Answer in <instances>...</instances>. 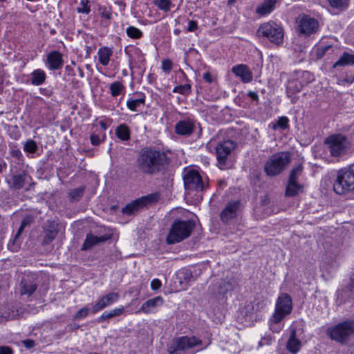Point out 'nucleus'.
<instances>
[{
  "instance_id": "obj_1",
  "label": "nucleus",
  "mask_w": 354,
  "mask_h": 354,
  "mask_svg": "<svg viewBox=\"0 0 354 354\" xmlns=\"http://www.w3.org/2000/svg\"><path fill=\"white\" fill-rule=\"evenodd\" d=\"M169 162L165 152L152 147L142 149L136 160L138 169L142 174L149 175L164 170Z\"/></svg>"
},
{
  "instance_id": "obj_2",
  "label": "nucleus",
  "mask_w": 354,
  "mask_h": 354,
  "mask_svg": "<svg viewBox=\"0 0 354 354\" xmlns=\"http://www.w3.org/2000/svg\"><path fill=\"white\" fill-rule=\"evenodd\" d=\"M292 311V300L287 293H282L277 299L274 310L269 319L270 329L274 333H279L283 327V319Z\"/></svg>"
},
{
  "instance_id": "obj_3",
  "label": "nucleus",
  "mask_w": 354,
  "mask_h": 354,
  "mask_svg": "<svg viewBox=\"0 0 354 354\" xmlns=\"http://www.w3.org/2000/svg\"><path fill=\"white\" fill-rule=\"evenodd\" d=\"M210 342L203 345L202 340L196 336H180L174 338L167 345L169 354H181L195 347H199L196 351H203L207 348Z\"/></svg>"
},
{
  "instance_id": "obj_4",
  "label": "nucleus",
  "mask_w": 354,
  "mask_h": 354,
  "mask_svg": "<svg viewBox=\"0 0 354 354\" xmlns=\"http://www.w3.org/2000/svg\"><path fill=\"white\" fill-rule=\"evenodd\" d=\"M333 190L343 195L354 190V164L339 169L333 183Z\"/></svg>"
},
{
  "instance_id": "obj_5",
  "label": "nucleus",
  "mask_w": 354,
  "mask_h": 354,
  "mask_svg": "<svg viewBox=\"0 0 354 354\" xmlns=\"http://www.w3.org/2000/svg\"><path fill=\"white\" fill-rule=\"evenodd\" d=\"M326 333L332 340L345 344L351 337H354V319H346L330 326Z\"/></svg>"
},
{
  "instance_id": "obj_6",
  "label": "nucleus",
  "mask_w": 354,
  "mask_h": 354,
  "mask_svg": "<svg viewBox=\"0 0 354 354\" xmlns=\"http://www.w3.org/2000/svg\"><path fill=\"white\" fill-rule=\"evenodd\" d=\"M330 154L334 158H341L351 148V142L348 138L340 133L333 134L325 140Z\"/></svg>"
},
{
  "instance_id": "obj_7",
  "label": "nucleus",
  "mask_w": 354,
  "mask_h": 354,
  "mask_svg": "<svg viewBox=\"0 0 354 354\" xmlns=\"http://www.w3.org/2000/svg\"><path fill=\"white\" fill-rule=\"evenodd\" d=\"M195 224L192 221H175L167 235V243L174 244L182 241L189 236Z\"/></svg>"
},
{
  "instance_id": "obj_8",
  "label": "nucleus",
  "mask_w": 354,
  "mask_h": 354,
  "mask_svg": "<svg viewBox=\"0 0 354 354\" xmlns=\"http://www.w3.org/2000/svg\"><path fill=\"white\" fill-rule=\"evenodd\" d=\"M288 152H279L273 154L266 161L264 171L269 176H275L281 174L290 162Z\"/></svg>"
},
{
  "instance_id": "obj_9",
  "label": "nucleus",
  "mask_w": 354,
  "mask_h": 354,
  "mask_svg": "<svg viewBox=\"0 0 354 354\" xmlns=\"http://www.w3.org/2000/svg\"><path fill=\"white\" fill-rule=\"evenodd\" d=\"M259 36L268 39L272 43L280 45L283 41V30L281 26L274 22L264 23L257 30Z\"/></svg>"
},
{
  "instance_id": "obj_10",
  "label": "nucleus",
  "mask_w": 354,
  "mask_h": 354,
  "mask_svg": "<svg viewBox=\"0 0 354 354\" xmlns=\"http://www.w3.org/2000/svg\"><path fill=\"white\" fill-rule=\"evenodd\" d=\"M235 147L236 143L231 140L223 141L215 147L218 166L221 169L228 167V157Z\"/></svg>"
},
{
  "instance_id": "obj_11",
  "label": "nucleus",
  "mask_w": 354,
  "mask_h": 354,
  "mask_svg": "<svg viewBox=\"0 0 354 354\" xmlns=\"http://www.w3.org/2000/svg\"><path fill=\"white\" fill-rule=\"evenodd\" d=\"M30 180H32L31 176L24 170L16 173H13L11 170L9 177L6 180L9 188L12 190H19L24 188Z\"/></svg>"
},
{
  "instance_id": "obj_12",
  "label": "nucleus",
  "mask_w": 354,
  "mask_h": 354,
  "mask_svg": "<svg viewBox=\"0 0 354 354\" xmlns=\"http://www.w3.org/2000/svg\"><path fill=\"white\" fill-rule=\"evenodd\" d=\"M196 120L194 118L187 117L180 120L175 124V133L183 136H189L194 131Z\"/></svg>"
},
{
  "instance_id": "obj_13",
  "label": "nucleus",
  "mask_w": 354,
  "mask_h": 354,
  "mask_svg": "<svg viewBox=\"0 0 354 354\" xmlns=\"http://www.w3.org/2000/svg\"><path fill=\"white\" fill-rule=\"evenodd\" d=\"M184 185L186 189L202 190L203 184L200 174L194 170L189 171L183 178Z\"/></svg>"
},
{
  "instance_id": "obj_14",
  "label": "nucleus",
  "mask_w": 354,
  "mask_h": 354,
  "mask_svg": "<svg viewBox=\"0 0 354 354\" xmlns=\"http://www.w3.org/2000/svg\"><path fill=\"white\" fill-rule=\"evenodd\" d=\"M119 299V294L117 292H110L102 297L91 308V312L95 314L106 307L109 306L112 304L116 302Z\"/></svg>"
},
{
  "instance_id": "obj_15",
  "label": "nucleus",
  "mask_w": 354,
  "mask_h": 354,
  "mask_svg": "<svg viewBox=\"0 0 354 354\" xmlns=\"http://www.w3.org/2000/svg\"><path fill=\"white\" fill-rule=\"evenodd\" d=\"M317 28V21L307 15L304 16L299 23L300 32L306 35H310L315 32Z\"/></svg>"
},
{
  "instance_id": "obj_16",
  "label": "nucleus",
  "mask_w": 354,
  "mask_h": 354,
  "mask_svg": "<svg viewBox=\"0 0 354 354\" xmlns=\"http://www.w3.org/2000/svg\"><path fill=\"white\" fill-rule=\"evenodd\" d=\"M236 284V281L232 279L221 280L210 288V291L216 295H224L227 292L232 291Z\"/></svg>"
},
{
  "instance_id": "obj_17",
  "label": "nucleus",
  "mask_w": 354,
  "mask_h": 354,
  "mask_svg": "<svg viewBox=\"0 0 354 354\" xmlns=\"http://www.w3.org/2000/svg\"><path fill=\"white\" fill-rule=\"evenodd\" d=\"M232 72L238 77L243 83H250L252 81V72L250 68L243 64L234 65Z\"/></svg>"
},
{
  "instance_id": "obj_18",
  "label": "nucleus",
  "mask_w": 354,
  "mask_h": 354,
  "mask_svg": "<svg viewBox=\"0 0 354 354\" xmlns=\"http://www.w3.org/2000/svg\"><path fill=\"white\" fill-rule=\"evenodd\" d=\"M239 205L240 203L237 201L228 203L220 214L222 222L227 223L234 218L237 214Z\"/></svg>"
},
{
  "instance_id": "obj_19",
  "label": "nucleus",
  "mask_w": 354,
  "mask_h": 354,
  "mask_svg": "<svg viewBox=\"0 0 354 354\" xmlns=\"http://www.w3.org/2000/svg\"><path fill=\"white\" fill-rule=\"evenodd\" d=\"M64 64L62 54L57 50L50 52L46 57V65L52 71L60 69Z\"/></svg>"
},
{
  "instance_id": "obj_20",
  "label": "nucleus",
  "mask_w": 354,
  "mask_h": 354,
  "mask_svg": "<svg viewBox=\"0 0 354 354\" xmlns=\"http://www.w3.org/2000/svg\"><path fill=\"white\" fill-rule=\"evenodd\" d=\"M164 303V299L162 297L158 296L154 298L150 299L145 301L138 310L146 314L152 313L155 312L158 306H162Z\"/></svg>"
},
{
  "instance_id": "obj_21",
  "label": "nucleus",
  "mask_w": 354,
  "mask_h": 354,
  "mask_svg": "<svg viewBox=\"0 0 354 354\" xmlns=\"http://www.w3.org/2000/svg\"><path fill=\"white\" fill-rule=\"evenodd\" d=\"M279 0H263V2L259 4L255 10L257 15L260 16H266L272 12L275 8Z\"/></svg>"
},
{
  "instance_id": "obj_22",
  "label": "nucleus",
  "mask_w": 354,
  "mask_h": 354,
  "mask_svg": "<svg viewBox=\"0 0 354 354\" xmlns=\"http://www.w3.org/2000/svg\"><path fill=\"white\" fill-rule=\"evenodd\" d=\"M301 343L297 337V330L292 328L290 337L287 342L286 348L292 354H296L301 348Z\"/></svg>"
},
{
  "instance_id": "obj_23",
  "label": "nucleus",
  "mask_w": 354,
  "mask_h": 354,
  "mask_svg": "<svg viewBox=\"0 0 354 354\" xmlns=\"http://www.w3.org/2000/svg\"><path fill=\"white\" fill-rule=\"evenodd\" d=\"M152 197L153 196L151 195L145 198L138 199L131 203L127 204L125 207L122 208V213L127 215H131L134 214L136 212H138L140 208L145 205L147 204V201L149 198Z\"/></svg>"
},
{
  "instance_id": "obj_24",
  "label": "nucleus",
  "mask_w": 354,
  "mask_h": 354,
  "mask_svg": "<svg viewBox=\"0 0 354 354\" xmlns=\"http://www.w3.org/2000/svg\"><path fill=\"white\" fill-rule=\"evenodd\" d=\"M108 238L104 236H97L93 234H88L86 236L84 244L82 246V250H87L95 245L104 242Z\"/></svg>"
},
{
  "instance_id": "obj_25",
  "label": "nucleus",
  "mask_w": 354,
  "mask_h": 354,
  "mask_svg": "<svg viewBox=\"0 0 354 354\" xmlns=\"http://www.w3.org/2000/svg\"><path fill=\"white\" fill-rule=\"evenodd\" d=\"M354 65V55L344 52L333 64V68Z\"/></svg>"
},
{
  "instance_id": "obj_26",
  "label": "nucleus",
  "mask_w": 354,
  "mask_h": 354,
  "mask_svg": "<svg viewBox=\"0 0 354 354\" xmlns=\"http://www.w3.org/2000/svg\"><path fill=\"white\" fill-rule=\"evenodd\" d=\"M30 82L35 86H39L44 83L46 75L44 71L36 69L30 73Z\"/></svg>"
},
{
  "instance_id": "obj_27",
  "label": "nucleus",
  "mask_w": 354,
  "mask_h": 354,
  "mask_svg": "<svg viewBox=\"0 0 354 354\" xmlns=\"http://www.w3.org/2000/svg\"><path fill=\"white\" fill-rule=\"evenodd\" d=\"M112 50L106 46L100 48L97 51L99 62L103 66H107L112 56Z\"/></svg>"
},
{
  "instance_id": "obj_28",
  "label": "nucleus",
  "mask_w": 354,
  "mask_h": 354,
  "mask_svg": "<svg viewBox=\"0 0 354 354\" xmlns=\"http://www.w3.org/2000/svg\"><path fill=\"white\" fill-rule=\"evenodd\" d=\"M297 79L299 83L304 87L314 80V75L306 71H299L296 72Z\"/></svg>"
},
{
  "instance_id": "obj_29",
  "label": "nucleus",
  "mask_w": 354,
  "mask_h": 354,
  "mask_svg": "<svg viewBox=\"0 0 354 354\" xmlns=\"http://www.w3.org/2000/svg\"><path fill=\"white\" fill-rule=\"evenodd\" d=\"M302 186L297 181H292L288 180L286 189V196L292 197L297 195L301 192Z\"/></svg>"
},
{
  "instance_id": "obj_30",
  "label": "nucleus",
  "mask_w": 354,
  "mask_h": 354,
  "mask_svg": "<svg viewBox=\"0 0 354 354\" xmlns=\"http://www.w3.org/2000/svg\"><path fill=\"white\" fill-rule=\"evenodd\" d=\"M262 307L263 304L259 301H257L255 304H252L251 303L248 304L242 308L241 313L243 314L246 317L251 319L252 314L256 311L260 310Z\"/></svg>"
},
{
  "instance_id": "obj_31",
  "label": "nucleus",
  "mask_w": 354,
  "mask_h": 354,
  "mask_svg": "<svg viewBox=\"0 0 354 354\" xmlns=\"http://www.w3.org/2000/svg\"><path fill=\"white\" fill-rule=\"evenodd\" d=\"M116 136L122 141H127L130 139V129L125 124H120L115 129Z\"/></svg>"
},
{
  "instance_id": "obj_32",
  "label": "nucleus",
  "mask_w": 354,
  "mask_h": 354,
  "mask_svg": "<svg viewBox=\"0 0 354 354\" xmlns=\"http://www.w3.org/2000/svg\"><path fill=\"white\" fill-rule=\"evenodd\" d=\"M21 294L31 295L37 289V285L32 282L22 280L21 282Z\"/></svg>"
},
{
  "instance_id": "obj_33",
  "label": "nucleus",
  "mask_w": 354,
  "mask_h": 354,
  "mask_svg": "<svg viewBox=\"0 0 354 354\" xmlns=\"http://www.w3.org/2000/svg\"><path fill=\"white\" fill-rule=\"evenodd\" d=\"M330 6L340 11L348 8L350 0H327Z\"/></svg>"
},
{
  "instance_id": "obj_34",
  "label": "nucleus",
  "mask_w": 354,
  "mask_h": 354,
  "mask_svg": "<svg viewBox=\"0 0 354 354\" xmlns=\"http://www.w3.org/2000/svg\"><path fill=\"white\" fill-rule=\"evenodd\" d=\"M106 138V134L104 132H93L90 136V140L92 145L97 146L101 142H104Z\"/></svg>"
},
{
  "instance_id": "obj_35",
  "label": "nucleus",
  "mask_w": 354,
  "mask_h": 354,
  "mask_svg": "<svg viewBox=\"0 0 354 354\" xmlns=\"http://www.w3.org/2000/svg\"><path fill=\"white\" fill-rule=\"evenodd\" d=\"M126 33L131 39H138L142 37V32L135 26H130L127 28Z\"/></svg>"
},
{
  "instance_id": "obj_36",
  "label": "nucleus",
  "mask_w": 354,
  "mask_h": 354,
  "mask_svg": "<svg viewBox=\"0 0 354 354\" xmlns=\"http://www.w3.org/2000/svg\"><path fill=\"white\" fill-rule=\"evenodd\" d=\"M145 101V97L128 100L127 106L131 111H136L141 104H144Z\"/></svg>"
},
{
  "instance_id": "obj_37",
  "label": "nucleus",
  "mask_w": 354,
  "mask_h": 354,
  "mask_svg": "<svg viewBox=\"0 0 354 354\" xmlns=\"http://www.w3.org/2000/svg\"><path fill=\"white\" fill-rule=\"evenodd\" d=\"M154 5L165 12H169L174 6L170 0H155Z\"/></svg>"
},
{
  "instance_id": "obj_38",
  "label": "nucleus",
  "mask_w": 354,
  "mask_h": 354,
  "mask_svg": "<svg viewBox=\"0 0 354 354\" xmlns=\"http://www.w3.org/2000/svg\"><path fill=\"white\" fill-rule=\"evenodd\" d=\"M23 149L26 153H34L38 150V145L35 140L29 139L24 142Z\"/></svg>"
},
{
  "instance_id": "obj_39",
  "label": "nucleus",
  "mask_w": 354,
  "mask_h": 354,
  "mask_svg": "<svg viewBox=\"0 0 354 354\" xmlns=\"http://www.w3.org/2000/svg\"><path fill=\"white\" fill-rule=\"evenodd\" d=\"M84 188L83 187H77L71 190L68 193V196L71 202L79 201L84 193Z\"/></svg>"
},
{
  "instance_id": "obj_40",
  "label": "nucleus",
  "mask_w": 354,
  "mask_h": 354,
  "mask_svg": "<svg viewBox=\"0 0 354 354\" xmlns=\"http://www.w3.org/2000/svg\"><path fill=\"white\" fill-rule=\"evenodd\" d=\"M302 86L299 83L298 80L296 78L295 80H291L288 82L287 85L288 92H290L292 94L299 92Z\"/></svg>"
},
{
  "instance_id": "obj_41",
  "label": "nucleus",
  "mask_w": 354,
  "mask_h": 354,
  "mask_svg": "<svg viewBox=\"0 0 354 354\" xmlns=\"http://www.w3.org/2000/svg\"><path fill=\"white\" fill-rule=\"evenodd\" d=\"M124 85L118 81L114 82L110 84V91L113 97L119 95L124 90Z\"/></svg>"
},
{
  "instance_id": "obj_42",
  "label": "nucleus",
  "mask_w": 354,
  "mask_h": 354,
  "mask_svg": "<svg viewBox=\"0 0 354 354\" xmlns=\"http://www.w3.org/2000/svg\"><path fill=\"white\" fill-rule=\"evenodd\" d=\"M174 93H178L184 95H188L191 93V85L185 84L183 85H178L174 88Z\"/></svg>"
},
{
  "instance_id": "obj_43",
  "label": "nucleus",
  "mask_w": 354,
  "mask_h": 354,
  "mask_svg": "<svg viewBox=\"0 0 354 354\" xmlns=\"http://www.w3.org/2000/svg\"><path fill=\"white\" fill-rule=\"evenodd\" d=\"M57 232L56 230H47L42 241L43 245H48L53 241L57 236Z\"/></svg>"
},
{
  "instance_id": "obj_44",
  "label": "nucleus",
  "mask_w": 354,
  "mask_h": 354,
  "mask_svg": "<svg viewBox=\"0 0 354 354\" xmlns=\"http://www.w3.org/2000/svg\"><path fill=\"white\" fill-rule=\"evenodd\" d=\"M303 167L299 165L293 168L290 174L289 180L297 181V178L301 175Z\"/></svg>"
},
{
  "instance_id": "obj_45",
  "label": "nucleus",
  "mask_w": 354,
  "mask_h": 354,
  "mask_svg": "<svg viewBox=\"0 0 354 354\" xmlns=\"http://www.w3.org/2000/svg\"><path fill=\"white\" fill-rule=\"evenodd\" d=\"M78 13L88 14L91 11L89 1L88 0H81L80 6L77 8Z\"/></svg>"
},
{
  "instance_id": "obj_46",
  "label": "nucleus",
  "mask_w": 354,
  "mask_h": 354,
  "mask_svg": "<svg viewBox=\"0 0 354 354\" xmlns=\"http://www.w3.org/2000/svg\"><path fill=\"white\" fill-rule=\"evenodd\" d=\"M91 308L87 306L80 308L75 314V319L80 320L85 318L89 313Z\"/></svg>"
},
{
  "instance_id": "obj_47",
  "label": "nucleus",
  "mask_w": 354,
  "mask_h": 354,
  "mask_svg": "<svg viewBox=\"0 0 354 354\" xmlns=\"http://www.w3.org/2000/svg\"><path fill=\"white\" fill-rule=\"evenodd\" d=\"M25 227H26L25 226L20 225L19 228L14 237V239L12 241H10L9 242V243L8 244V247L10 250H11V251L15 250V248H14L15 243L16 240L19 238V236H20V234H21V232H23V230H24Z\"/></svg>"
},
{
  "instance_id": "obj_48",
  "label": "nucleus",
  "mask_w": 354,
  "mask_h": 354,
  "mask_svg": "<svg viewBox=\"0 0 354 354\" xmlns=\"http://www.w3.org/2000/svg\"><path fill=\"white\" fill-rule=\"evenodd\" d=\"M332 48L330 45H326L324 46H320L317 49V56L318 58L323 57L326 53Z\"/></svg>"
},
{
  "instance_id": "obj_49",
  "label": "nucleus",
  "mask_w": 354,
  "mask_h": 354,
  "mask_svg": "<svg viewBox=\"0 0 354 354\" xmlns=\"http://www.w3.org/2000/svg\"><path fill=\"white\" fill-rule=\"evenodd\" d=\"M288 118L286 116H282V117H280L279 118V119L277 120V125L283 129H286L288 126Z\"/></svg>"
},
{
  "instance_id": "obj_50",
  "label": "nucleus",
  "mask_w": 354,
  "mask_h": 354,
  "mask_svg": "<svg viewBox=\"0 0 354 354\" xmlns=\"http://www.w3.org/2000/svg\"><path fill=\"white\" fill-rule=\"evenodd\" d=\"M172 68L171 62L169 59H165L162 62V69L165 72H169Z\"/></svg>"
},
{
  "instance_id": "obj_51",
  "label": "nucleus",
  "mask_w": 354,
  "mask_h": 354,
  "mask_svg": "<svg viewBox=\"0 0 354 354\" xmlns=\"http://www.w3.org/2000/svg\"><path fill=\"white\" fill-rule=\"evenodd\" d=\"M124 311V308L123 306H120L119 308H114L111 310H110V313L111 315V317H117V316H120V315H122Z\"/></svg>"
},
{
  "instance_id": "obj_52",
  "label": "nucleus",
  "mask_w": 354,
  "mask_h": 354,
  "mask_svg": "<svg viewBox=\"0 0 354 354\" xmlns=\"http://www.w3.org/2000/svg\"><path fill=\"white\" fill-rule=\"evenodd\" d=\"M162 286V282L158 279H153L151 281V288L153 290H158Z\"/></svg>"
},
{
  "instance_id": "obj_53",
  "label": "nucleus",
  "mask_w": 354,
  "mask_h": 354,
  "mask_svg": "<svg viewBox=\"0 0 354 354\" xmlns=\"http://www.w3.org/2000/svg\"><path fill=\"white\" fill-rule=\"evenodd\" d=\"M101 11L100 15L102 18L106 19L107 20H110L111 19V12L109 10H107L106 8H100Z\"/></svg>"
},
{
  "instance_id": "obj_54",
  "label": "nucleus",
  "mask_w": 354,
  "mask_h": 354,
  "mask_svg": "<svg viewBox=\"0 0 354 354\" xmlns=\"http://www.w3.org/2000/svg\"><path fill=\"white\" fill-rule=\"evenodd\" d=\"M112 318L110 312H104L97 319L98 322H103L106 320Z\"/></svg>"
},
{
  "instance_id": "obj_55",
  "label": "nucleus",
  "mask_w": 354,
  "mask_h": 354,
  "mask_svg": "<svg viewBox=\"0 0 354 354\" xmlns=\"http://www.w3.org/2000/svg\"><path fill=\"white\" fill-rule=\"evenodd\" d=\"M198 28V25H197V23L196 21H193V20H189L188 21V26H187V31L189 32H194Z\"/></svg>"
},
{
  "instance_id": "obj_56",
  "label": "nucleus",
  "mask_w": 354,
  "mask_h": 354,
  "mask_svg": "<svg viewBox=\"0 0 354 354\" xmlns=\"http://www.w3.org/2000/svg\"><path fill=\"white\" fill-rule=\"evenodd\" d=\"M21 313V311H19L18 309L15 311L14 310H12L11 313H9L6 315H3L7 319H15L16 317L19 315V314Z\"/></svg>"
},
{
  "instance_id": "obj_57",
  "label": "nucleus",
  "mask_w": 354,
  "mask_h": 354,
  "mask_svg": "<svg viewBox=\"0 0 354 354\" xmlns=\"http://www.w3.org/2000/svg\"><path fill=\"white\" fill-rule=\"evenodd\" d=\"M22 344L28 349L33 348L35 345V341L30 339L22 341Z\"/></svg>"
},
{
  "instance_id": "obj_58",
  "label": "nucleus",
  "mask_w": 354,
  "mask_h": 354,
  "mask_svg": "<svg viewBox=\"0 0 354 354\" xmlns=\"http://www.w3.org/2000/svg\"><path fill=\"white\" fill-rule=\"evenodd\" d=\"M0 354H13V351L9 346H0Z\"/></svg>"
},
{
  "instance_id": "obj_59",
  "label": "nucleus",
  "mask_w": 354,
  "mask_h": 354,
  "mask_svg": "<svg viewBox=\"0 0 354 354\" xmlns=\"http://www.w3.org/2000/svg\"><path fill=\"white\" fill-rule=\"evenodd\" d=\"M271 342H272V337L268 336L267 337L262 338L260 340L259 344V346H263V345H266V344H270L271 343Z\"/></svg>"
},
{
  "instance_id": "obj_60",
  "label": "nucleus",
  "mask_w": 354,
  "mask_h": 354,
  "mask_svg": "<svg viewBox=\"0 0 354 354\" xmlns=\"http://www.w3.org/2000/svg\"><path fill=\"white\" fill-rule=\"evenodd\" d=\"M10 153L13 157L17 158V159H20L22 157V153L18 149L12 150Z\"/></svg>"
},
{
  "instance_id": "obj_61",
  "label": "nucleus",
  "mask_w": 354,
  "mask_h": 354,
  "mask_svg": "<svg viewBox=\"0 0 354 354\" xmlns=\"http://www.w3.org/2000/svg\"><path fill=\"white\" fill-rule=\"evenodd\" d=\"M203 78L207 83H211L212 82V75L209 72L205 73L203 75Z\"/></svg>"
},
{
  "instance_id": "obj_62",
  "label": "nucleus",
  "mask_w": 354,
  "mask_h": 354,
  "mask_svg": "<svg viewBox=\"0 0 354 354\" xmlns=\"http://www.w3.org/2000/svg\"><path fill=\"white\" fill-rule=\"evenodd\" d=\"M248 95L254 101H259V95L257 93L254 91H250L248 93Z\"/></svg>"
},
{
  "instance_id": "obj_63",
  "label": "nucleus",
  "mask_w": 354,
  "mask_h": 354,
  "mask_svg": "<svg viewBox=\"0 0 354 354\" xmlns=\"http://www.w3.org/2000/svg\"><path fill=\"white\" fill-rule=\"evenodd\" d=\"M30 222H31L30 217L26 216V217L24 218V219L22 220V221L21 223V225L26 227L28 225H29L30 223Z\"/></svg>"
},
{
  "instance_id": "obj_64",
  "label": "nucleus",
  "mask_w": 354,
  "mask_h": 354,
  "mask_svg": "<svg viewBox=\"0 0 354 354\" xmlns=\"http://www.w3.org/2000/svg\"><path fill=\"white\" fill-rule=\"evenodd\" d=\"M65 70L68 73V75H75V74L73 73V70L71 66H69V65L66 66Z\"/></svg>"
}]
</instances>
